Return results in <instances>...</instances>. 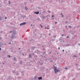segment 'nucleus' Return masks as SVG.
<instances>
[{
	"mask_svg": "<svg viewBox=\"0 0 80 80\" xmlns=\"http://www.w3.org/2000/svg\"><path fill=\"white\" fill-rule=\"evenodd\" d=\"M12 32H13V31H10V33H12Z\"/></svg>",
	"mask_w": 80,
	"mask_h": 80,
	"instance_id": "473e14b6",
	"label": "nucleus"
},
{
	"mask_svg": "<svg viewBox=\"0 0 80 80\" xmlns=\"http://www.w3.org/2000/svg\"><path fill=\"white\" fill-rule=\"evenodd\" d=\"M54 17V16L52 15V16L51 17H52V18H53V17Z\"/></svg>",
	"mask_w": 80,
	"mask_h": 80,
	"instance_id": "72a5a7b5",
	"label": "nucleus"
},
{
	"mask_svg": "<svg viewBox=\"0 0 80 80\" xmlns=\"http://www.w3.org/2000/svg\"><path fill=\"white\" fill-rule=\"evenodd\" d=\"M55 24H57V22H55Z\"/></svg>",
	"mask_w": 80,
	"mask_h": 80,
	"instance_id": "052dcab7",
	"label": "nucleus"
},
{
	"mask_svg": "<svg viewBox=\"0 0 80 80\" xmlns=\"http://www.w3.org/2000/svg\"><path fill=\"white\" fill-rule=\"evenodd\" d=\"M53 37L54 38H56V36H53Z\"/></svg>",
	"mask_w": 80,
	"mask_h": 80,
	"instance_id": "c756f323",
	"label": "nucleus"
},
{
	"mask_svg": "<svg viewBox=\"0 0 80 80\" xmlns=\"http://www.w3.org/2000/svg\"><path fill=\"white\" fill-rule=\"evenodd\" d=\"M59 41H61V40H62V39L60 38H59Z\"/></svg>",
	"mask_w": 80,
	"mask_h": 80,
	"instance_id": "5701e85b",
	"label": "nucleus"
},
{
	"mask_svg": "<svg viewBox=\"0 0 80 80\" xmlns=\"http://www.w3.org/2000/svg\"><path fill=\"white\" fill-rule=\"evenodd\" d=\"M43 53H44V54L46 53V52H43Z\"/></svg>",
	"mask_w": 80,
	"mask_h": 80,
	"instance_id": "603ef678",
	"label": "nucleus"
},
{
	"mask_svg": "<svg viewBox=\"0 0 80 80\" xmlns=\"http://www.w3.org/2000/svg\"><path fill=\"white\" fill-rule=\"evenodd\" d=\"M69 27L70 28H72V26H69Z\"/></svg>",
	"mask_w": 80,
	"mask_h": 80,
	"instance_id": "c85d7f7f",
	"label": "nucleus"
},
{
	"mask_svg": "<svg viewBox=\"0 0 80 80\" xmlns=\"http://www.w3.org/2000/svg\"><path fill=\"white\" fill-rule=\"evenodd\" d=\"M64 69H65L66 70H67V69H68V68H64Z\"/></svg>",
	"mask_w": 80,
	"mask_h": 80,
	"instance_id": "b1692460",
	"label": "nucleus"
},
{
	"mask_svg": "<svg viewBox=\"0 0 80 80\" xmlns=\"http://www.w3.org/2000/svg\"><path fill=\"white\" fill-rule=\"evenodd\" d=\"M69 45H70L69 44H64V46H66L67 47H68V46H69Z\"/></svg>",
	"mask_w": 80,
	"mask_h": 80,
	"instance_id": "9b49d317",
	"label": "nucleus"
},
{
	"mask_svg": "<svg viewBox=\"0 0 80 80\" xmlns=\"http://www.w3.org/2000/svg\"><path fill=\"white\" fill-rule=\"evenodd\" d=\"M38 20H40V18H38Z\"/></svg>",
	"mask_w": 80,
	"mask_h": 80,
	"instance_id": "58836bf2",
	"label": "nucleus"
},
{
	"mask_svg": "<svg viewBox=\"0 0 80 80\" xmlns=\"http://www.w3.org/2000/svg\"><path fill=\"white\" fill-rule=\"evenodd\" d=\"M30 42H31V43H34V40L33 39H31L30 41Z\"/></svg>",
	"mask_w": 80,
	"mask_h": 80,
	"instance_id": "1a4fd4ad",
	"label": "nucleus"
},
{
	"mask_svg": "<svg viewBox=\"0 0 80 80\" xmlns=\"http://www.w3.org/2000/svg\"><path fill=\"white\" fill-rule=\"evenodd\" d=\"M34 57L35 58H37V57H38L37 56V55H35L34 56Z\"/></svg>",
	"mask_w": 80,
	"mask_h": 80,
	"instance_id": "4be33fe9",
	"label": "nucleus"
},
{
	"mask_svg": "<svg viewBox=\"0 0 80 80\" xmlns=\"http://www.w3.org/2000/svg\"><path fill=\"white\" fill-rule=\"evenodd\" d=\"M40 64H41V65H42V64H43V63H41Z\"/></svg>",
	"mask_w": 80,
	"mask_h": 80,
	"instance_id": "338daca9",
	"label": "nucleus"
},
{
	"mask_svg": "<svg viewBox=\"0 0 80 80\" xmlns=\"http://www.w3.org/2000/svg\"><path fill=\"white\" fill-rule=\"evenodd\" d=\"M38 8H39V9H40V7H38Z\"/></svg>",
	"mask_w": 80,
	"mask_h": 80,
	"instance_id": "3c124183",
	"label": "nucleus"
},
{
	"mask_svg": "<svg viewBox=\"0 0 80 80\" xmlns=\"http://www.w3.org/2000/svg\"><path fill=\"white\" fill-rule=\"evenodd\" d=\"M8 79L9 80H10V78H8Z\"/></svg>",
	"mask_w": 80,
	"mask_h": 80,
	"instance_id": "2f4dec72",
	"label": "nucleus"
},
{
	"mask_svg": "<svg viewBox=\"0 0 80 80\" xmlns=\"http://www.w3.org/2000/svg\"><path fill=\"white\" fill-rule=\"evenodd\" d=\"M65 23H68V22H67V21H66L65 22Z\"/></svg>",
	"mask_w": 80,
	"mask_h": 80,
	"instance_id": "393cba45",
	"label": "nucleus"
},
{
	"mask_svg": "<svg viewBox=\"0 0 80 80\" xmlns=\"http://www.w3.org/2000/svg\"><path fill=\"white\" fill-rule=\"evenodd\" d=\"M66 29H67V30H68V28H66Z\"/></svg>",
	"mask_w": 80,
	"mask_h": 80,
	"instance_id": "4c0bfd02",
	"label": "nucleus"
},
{
	"mask_svg": "<svg viewBox=\"0 0 80 80\" xmlns=\"http://www.w3.org/2000/svg\"><path fill=\"white\" fill-rule=\"evenodd\" d=\"M19 50H20V48H18Z\"/></svg>",
	"mask_w": 80,
	"mask_h": 80,
	"instance_id": "0e129e2a",
	"label": "nucleus"
},
{
	"mask_svg": "<svg viewBox=\"0 0 80 80\" xmlns=\"http://www.w3.org/2000/svg\"><path fill=\"white\" fill-rule=\"evenodd\" d=\"M8 44H11V42H9Z\"/></svg>",
	"mask_w": 80,
	"mask_h": 80,
	"instance_id": "49530a36",
	"label": "nucleus"
},
{
	"mask_svg": "<svg viewBox=\"0 0 80 80\" xmlns=\"http://www.w3.org/2000/svg\"><path fill=\"white\" fill-rule=\"evenodd\" d=\"M42 53V54H41ZM44 53L43 52V53H42V52H40V55H41V56H42V57H43V55H44Z\"/></svg>",
	"mask_w": 80,
	"mask_h": 80,
	"instance_id": "6e6552de",
	"label": "nucleus"
},
{
	"mask_svg": "<svg viewBox=\"0 0 80 80\" xmlns=\"http://www.w3.org/2000/svg\"><path fill=\"white\" fill-rule=\"evenodd\" d=\"M49 35H51V33H50V34H49Z\"/></svg>",
	"mask_w": 80,
	"mask_h": 80,
	"instance_id": "e2e57ef3",
	"label": "nucleus"
},
{
	"mask_svg": "<svg viewBox=\"0 0 80 80\" xmlns=\"http://www.w3.org/2000/svg\"><path fill=\"white\" fill-rule=\"evenodd\" d=\"M62 17H64V16L63 15H62Z\"/></svg>",
	"mask_w": 80,
	"mask_h": 80,
	"instance_id": "8fccbe9b",
	"label": "nucleus"
},
{
	"mask_svg": "<svg viewBox=\"0 0 80 80\" xmlns=\"http://www.w3.org/2000/svg\"><path fill=\"white\" fill-rule=\"evenodd\" d=\"M47 29L48 30H49V29H50V28H47Z\"/></svg>",
	"mask_w": 80,
	"mask_h": 80,
	"instance_id": "a19ab883",
	"label": "nucleus"
},
{
	"mask_svg": "<svg viewBox=\"0 0 80 80\" xmlns=\"http://www.w3.org/2000/svg\"><path fill=\"white\" fill-rule=\"evenodd\" d=\"M12 33L14 35H16L17 34V31L14 30L12 31Z\"/></svg>",
	"mask_w": 80,
	"mask_h": 80,
	"instance_id": "f03ea898",
	"label": "nucleus"
},
{
	"mask_svg": "<svg viewBox=\"0 0 80 80\" xmlns=\"http://www.w3.org/2000/svg\"><path fill=\"white\" fill-rule=\"evenodd\" d=\"M58 49H60V48L58 47Z\"/></svg>",
	"mask_w": 80,
	"mask_h": 80,
	"instance_id": "680f3d73",
	"label": "nucleus"
},
{
	"mask_svg": "<svg viewBox=\"0 0 80 80\" xmlns=\"http://www.w3.org/2000/svg\"><path fill=\"white\" fill-rule=\"evenodd\" d=\"M38 79L39 80H42V77H38Z\"/></svg>",
	"mask_w": 80,
	"mask_h": 80,
	"instance_id": "f8f14e48",
	"label": "nucleus"
},
{
	"mask_svg": "<svg viewBox=\"0 0 80 80\" xmlns=\"http://www.w3.org/2000/svg\"><path fill=\"white\" fill-rule=\"evenodd\" d=\"M64 34H62V37H63V36H64Z\"/></svg>",
	"mask_w": 80,
	"mask_h": 80,
	"instance_id": "5fc2aeb1",
	"label": "nucleus"
},
{
	"mask_svg": "<svg viewBox=\"0 0 80 80\" xmlns=\"http://www.w3.org/2000/svg\"><path fill=\"white\" fill-rule=\"evenodd\" d=\"M15 34H12L11 36V38L12 39H13V38H15Z\"/></svg>",
	"mask_w": 80,
	"mask_h": 80,
	"instance_id": "7ed1b4c3",
	"label": "nucleus"
},
{
	"mask_svg": "<svg viewBox=\"0 0 80 80\" xmlns=\"http://www.w3.org/2000/svg\"><path fill=\"white\" fill-rule=\"evenodd\" d=\"M26 24H27L26 22H23V23L20 24V26H22V25H25Z\"/></svg>",
	"mask_w": 80,
	"mask_h": 80,
	"instance_id": "f257e3e1",
	"label": "nucleus"
},
{
	"mask_svg": "<svg viewBox=\"0 0 80 80\" xmlns=\"http://www.w3.org/2000/svg\"><path fill=\"white\" fill-rule=\"evenodd\" d=\"M68 37H69L68 36L67 37V38H68Z\"/></svg>",
	"mask_w": 80,
	"mask_h": 80,
	"instance_id": "bf43d9fd",
	"label": "nucleus"
},
{
	"mask_svg": "<svg viewBox=\"0 0 80 80\" xmlns=\"http://www.w3.org/2000/svg\"><path fill=\"white\" fill-rule=\"evenodd\" d=\"M25 10H28V8H27V6H25Z\"/></svg>",
	"mask_w": 80,
	"mask_h": 80,
	"instance_id": "2eb2a0df",
	"label": "nucleus"
},
{
	"mask_svg": "<svg viewBox=\"0 0 80 80\" xmlns=\"http://www.w3.org/2000/svg\"><path fill=\"white\" fill-rule=\"evenodd\" d=\"M34 13H35L37 15H38V14H39V12H35Z\"/></svg>",
	"mask_w": 80,
	"mask_h": 80,
	"instance_id": "9d476101",
	"label": "nucleus"
},
{
	"mask_svg": "<svg viewBox=\"0 0 80 80\" xmlns=\"http://www.w3.org/2000/svg\"><path fill=\"white\" fill-rule=\"evenodd\" d=\"M24 17H26V15H25V16H24Z\"/></svg>",
	"mask_w": 80,
	"mask_h": 80,
	"instance_id": "69168bd1",
	"label": "nucleus"
},
{
	"mask_svg": "<svg viewBox=\"0 0 80 80\" xmlns=\"http://www.w3.org/2000/svg\"><path fill=\"white\" fill-rule=\"evenodd\" d=\"M7 57H9V58H10V57H11V56H10V55H7Z\"/></svg>",
	"mask_w": 80,
	"mask_h": 80,
	"instance_id": "6ab92c4d",
	"label": "nucleus"
},
{
	"mask_svg": "<svg viewBox=\"0 0 80 80\" xmlns=\"http://www.w3.org/2000/svg\"><path fill=\"white\" fill-rule=\"evenodd\" d=\"M2 37H0V40H2Z\"/></svg>",
	"mask_w": 80,
	"mask_h": 80,
	"instance_id": "e433bc0d",
	"label": "nucleus"
},
{
	"mask_svg": "<svg viewBox=\"0 0 80 80\" xmlns=\"http://www.w3.org/2000/svg\"><path fill=\"white\" fill-rule=\"evenodd\" d=\"M48 13H50V11H49V10H48Z\"/></svg>",
	"mask_w": 80,
	"mask_h": 80,
	"instance_id": "cd10ccee",
	"label": "nucleus"
},
{
	"mask_svg": "<svg viewBox=\"0 0 80 80\" xmlns=\"http://www.w3.org/2000/svg\"><path fill=\"white\" fill-rule=\"evenodd\" d=\"M20 63L21 65H22V64H23V61H20Z\"/></svg>",
	"mask_w": 80,
	"mask_h": 80,
	"instance_id": "ddd939ff",
	"label": "nucleus"
},
{
	"mask_svg": "<svg viewBox=\"0 0 80 80\" xmlns=\"http://www.w3.org/2000/svg\"><path fill=\"white\" fill-rule=\"evenodd\" d=\"M28 58L30 59L32 58V55L31 54H29L28 55Z\"/></svg>",
	"mask_w": 80,
	"mask_h": 80,
	"instance_id": "423d86ee",
	"label": "nucleus"
},
{
	"mask_svg": "<svg viewBox=\"0 0 80 80\" xmlns=\"http://www.w3.org/2000/svg\"><path fill=\"white\" fill-rule=\"evenodd\" d=\"M48 15H47L46 16V17H48Z\"/></svg>",
	"mask_w": 80,
	"mask_h": 80,
	"instance_id": "864d4df0",
	"label": "nucleus"
},
{
	"mask_svg": "<svg viewBox=\"0 0 80 80\" xmlns=\"http://www.w3.org/2000/svg\"><path fill=\"white\" fill-rule=\"evenodd\" d=\"M41 28H42L43 27V26L42 25L41 26Z\"/></svg>",
	"mask_w": 80,
	"mask_h": 80,
	"instance_id": "c03bdc74",
	"label": "nucleus"
},
{
	"mask_svg": "<svg viewBox=\"0 0 80 80\" xmlns=\"http://www.w3.org/2000/svg\"><path fill=\"white\" fill-rule=\"evenodd\" d=\"M73 57H75V58H78V56H77L76 55H74L73 56Z\"/></svg>",
	"mask_w": 80,
	"mask_h": 80,
	"instance_id": "f3484780",
	"label": "nucleus"
},
{
	"mask_svg": "<svg viewBox=\"0 0 80 80\" xmlns=\"http://www.w3.org/2000/svg\"><path fill=\"white\" fill-rule=\"evenodd\" d=\"M13 58H14L13 59V60H14V61H15V62H16L17 61V58H15V57H13Z\"/></svg>",
	"mask_w": 80,
	"mask_h": 80,
	"instance_id": "0eeeda50",
	"label": "nucleus"
},
{
	"mask_svg": "<svg viewBox=\"0 0 80 80\" xmlns=\"http://www.w3.org/2000/svg\"><path fill=\"white\" fill-rule=\"evenodd\" d=\"M36 51L37 52H38V53H40V51L38 50H37Z\"/></svg>",
	"mask_w": 80,
	"mask_h": 80,
	"instance_id": "412c9836",
	"label": "nucleus"
},
{
	"mask_svg": "<svg viewBox=\"0 0 80 80\" xmlns=\"http://www.w3.org/2000/svg\"><path fill=\"white\" fill-rule=\"evenodd\" d=\"M59 72V70H57V72Z\"/></svg>",
	"mask_w": 80,
	"mask_h": 80,
	"instance_id": "c9c22d12",
	"label": "nucleus"
},
{
	"mask_svg": "<svg viewBox=\"0 0 80 80\" xmlns=\"http://www.w3.org/2000/svg\"><path fill=\"white\" fill-rule=\"evenodd\" d=\"M32 55H35V54H34V53H32Z\"/></svg>",
	"mask_w": 80,
	"mask_h": 80,
	"instance_id": "de8ad7c7",
	"label": "nucleus"
},
{
	"mask_svg": "<svg viewBox=\"0 0 80 80\" xmlns=\"http://www.w3.org/2000/svg\"><path fill=\"white\" fill-rule=\"evenodd\" d=\"M78 44L79 45V46H80V43H78Z\"/></svg>",
	"mask_w": 80,
	"mask_h": 80,
	"instance_id": "a18cd8bd",
	"label": "nucleus"
},
{
	"mask_svg": "<svg viewBox=\"0 0 80 80\" xmlns=\"http://www.w3.org/2000/svg\"><path fill=\"white\" fill-rule=\"evenodd\" d=\"M51 53H52V52H51L50 53H49V54H51Z\"/></svg>",
	"mask_w": 80,
	"mask_h": 80,
	"instance_id": "09e8293b",
	"label": "nucleus"
},
{
	"mask_svg": "<svg viewBox=\"0 0 80 80\" xmlns=\"http://www.w3.org/2000/svg\"><path fill=\"white\" fill-rule=\"evenodd\" d=\"M42 18L43 19H45V16H42Z\"/></svg>",
	"mask_w": 80,
	"mask_h": 80,
	"instance_id": "a211bd4d",
	"label": "nucleus"
},
{
	"mask_svg": "<svg viewBox=\"0 0 80 80\" xmlns=\"http://www.w3.org/2000/svg\"><path fill=\"white\" fill-rule=\"evenodd\" d=\"M7 17L5 18V19H7Z\"/></svg>",
	"mask_w": 80,
	"mask_h": 80,
	"instance_id": "6e6d98bb",
	"label": "nucleus"
},
{
	"mask_svg": "<svg viewBox=\"0 0 80 80\" xmlns=\"http://www.w3.org/2000/svg\"><path fill=\"white\" fill-rule=\"evenodd\" d=\"M43 12L44 13H45V12H46V11H43Z\"/></svg>",
	"mask_w": 80,
	"mask_h": 80,
	"instance_id": "ea45409f",
	"label": "nucleus"
},
{
	"mask_svg": "<svg viewBox=\"0 0 80 80\" xmlns=\"http://www.w3.org/2000/svg\"><path fill=\"white\" fill-rule=\"evenodd\" d=\"M3 45V43H2V42H0V50H2V49L1 48H0V47H1Z\"/></svg>",
	"mask_w": 80,
	"mask_h": 80,
	"instance_id": "20e7f679",
	"label": "nucleus"
},
{
	"mask_svg": "<svg viewBox=\"0 0 80 80\" xmlns=\"http://www.w3.org/2000/svg\"><path fill=\"white\" fill-rule=\"evenodd\" d=\"M36 78H37V77H36V76H34V79H35V80H36Z\"/></svg>",
	"mask_w": 80,
	"mask_h": 80,
	"instance_id": "a878e982",
	"label": "nucleus"
},
{
	"mask_svg": "<svg viewBox=\"0 0 80 80\" xmlns=\"http://www.w3.org/2000/svg\"><path fill=\"white\" fill-rule=\"evenodd\" d=\"M43 50H45V48H43Z\"/></svg>",
	"mask_w": 80,
	"mask_h": 80,
	"instance_id": "79ce46f5",
	"label": "nucleus"
},
{
	"mask_svg": "<svg viewBox=\"0 0 80 80\" xmlns=\"http://www.w3.org/2000/svg\"><path fill=\"white\" fill-rule=\"evenodd\" d=\"M55 68H56V70H57V67H54Z\"/></svg>",
	"mask_w": 80,
	"mask_h": 80,
	"instance_id": "bb28decb",
	"label": "nucleus"
},
{
	"mask_svg": "<svg viewBox=\"0 0 80 80\" xmlns=\"http://www.w3.org/2000/svg\"><path fill=\"white\" fill-rule=\"evenodd\" d=\"M62 52H64V50H63V49L62 50Z\"/></svg>",
	"mask_w": 80,
	"mask_h": 80,
	"instance_id": "4d7b16f0",
	"label": "nucleus"
},
{
	"mask_svg": "<svg viewBox=\"0 0 80 80\" xmlns=\"http://www.w3.org/2000/svg\"><path fill=\"white\" fill-rule=\"evenodd\" d=\"M35 47L34 46L32 47V50H34V49H35Z\"/></svg>",
	"mask_w": 80,
	"mask_h": 80,
	"instance_id": "4468645a",
	"label": "nucleus"
},
{
	"mask_svg": "<svg viewBox=\"0 0 80 80\" xmlns=\"http://www.w3.org/2000/svg\"><path fill=\"white\" fill-rule=\"evenodd\" d=\"M3 20V18L2 16H0V20Z\"/></svg>",
	"mask_w": 80,
	"mask_h": 80,
	"instance_id": "dca6fc26",
	"label": "nucleus"
},
{
	"mask_svg": "<svg viewBox=\"0 0 80 80\" xmlns=\"http://www.w3.org/2000/svg\"><path fill=\"white\" fill-rule=\"evenodd\" d=\"M12 73H15V71H13Z\"/></svg>",
	"mask_w": 80,
	"mask_h": 80,
	"instance_id": "f704fd0d",
	"label": "nucleus"
},
{
	"mask_svg": "<svg viewBox=\"0 0 80 80\" xmlns=\"http://www.w3.org/2000/svg\"><path fill=\"white\" fill-rule=\"evenodd\" d=\"M21 73L22 74V75H23L24 74H23V71H21Z\"/></svg>",
	"mask_w": 80,
	"mask_h": 80,
	"instance_id": "aec40b11",
	"label": "nucleus"
},
{
	"mask_svg": "<svg viewBox=\"0 0 80 80\" xmlns=\"http://www.w3.org/2000/svg\"><path fill=\"white\" fill-rule=\"evenodd\" d=\"M9 4H10L11 3V2H10V1H9Z\"/></svg>",
	"mask_w": 80,
	"mask_h": 80,
	"instance_id": "7c9ffc66",
	"label": "nucleus"
},
{
	"mask_svg": "<svg viewBox=\"0 0 80 80\" xmlns=\"http://www.w3.org/2000/svg\"><path fill=\"white\" fill-rule=\"evenodd\" d=\"M54 72L55 74L57 73H58L57 71V69H56V68H54Z\"/></svg>",
	"mask_w": 80,
	"mask_h": 80,
	"instance_id": "39448f33",
	"label": "nucleus"
},
{
	"mask_svg": "<svg viewBox=\"0 0 80 80\" xmlns=\"http://www.w3.org/2000/svg\"><path fill=\"white\" fill-rule=\"evenodd\" d=\"M78 70H80V68H79V69H78Z\"/></svg>",
	"mask_w": 80,
	"mask_h": 80,
	"instance_id": "13d9d810",
	"label": "nucleus"
},
{
	"mask_svg": "<svg viewBox=\"0 0 80 80\" xmlns=\"http://www.w3.org/2000/svg\"><path fill=\"white\" fill-rule=\"evenodd\" d=\"M65 27H66V28H67V26H65Z\"/></svg>",
	"mask_w": 80,
	"mask_h": 80,
	"instance_id": "37998d69",
	"label": "nucleus"
},
{
	"mask_svg": "<svg viewBox=\"0 0 80 80\" xmlns=\"http://www.w3.org/2000/svg\"><path fill=\"white\" fill-rule=\"evenodd\" d=\"M79 55H80V53H79Z\"/></svg>",
	"mask_w": 80,
	"mask_h": 80,
	"instance_id": "774afa93",
	"label": "nucleus"
}]
</instances>
